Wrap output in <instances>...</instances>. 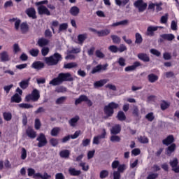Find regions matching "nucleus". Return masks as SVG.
I'll return each mask as SVG.
<instances>
[{
	"label": "nucleus",
	"mask_w": 179,
	"mask_h": 179,
	"mask_svg": "<svg viewBox=\"0 0 179 179\" xmlns=\"http://www.w3.org/2000/svg\"><path fill=\"white\" fill-rule=\"evenodd\" d=\"M73 80H75V79L71 73H59L57 78L50 81L49 85H52V86H59V85H62L63 82H73Z\"/></svg>",
	"instance_id": "obj_1"
},
{
	"label": "nucleus",
	"mask_w": 179,
	"mask_h": 179,
	"mask_svg": "<svg viewBox=\"0 0 179 179\" xmlns=\"http://www.w3.org/2000/svg\"><path fill=\"white\" fill-rule=\"evenodd\" d=\"M44 61L48 66H55V65H58L60 61H62V55L55 52L50 57H45Z\"/></svg>",
	"instance_id": "obj_2"
},
{
	"label": "nucleus",
	"mask_w": 179,
	"mask_h": 179,
	"mask_svg": "<svg viewBox=\"0 0 179 179\" xmlns=\"http://www.w3.org/2000/svg\"><path fill=\"white\" fill-rule=\"evenodd\" d=\"M118 107H120V105L115 102H110L108 105L105 106L103 108V113L106 115L104 119L107 120L108 118H110V117H113L114 110L118 108Z\"/></svg>",
	"instance_id": "obj_3"
},
{
	"label": "nucleus",
	"mask_w": 179,
	"mask_h": 179,
	"mask_svg": "<svg viewBox=\"0 0 179 179\" xmlns=\"http://www.w3.org/2000/svg\"><path fill=\"white\" fill-rule=\"evenodd\" d=\"M40 99V91L37 89H34L31 94L25 96V101L29 103V101H38Z\"/></svg>",
	"instance_id": "obj_4"
},
{
	"label": "nucleus",
	"mask_w": 179,
	"mask_h": 179,
	"mask_svg": "<svg viewBox=\"0 0 179 179\" xmlns=\"http://www.w3.org/2000/svg\"><path fill=\"white\" fill-rule=\"evenodd\" d=\"M134 5L140 13L145 12L146 8H148V3L143 2V0H137L134 2Z\"/></svg>",
	"instance_id": "obj_5"
},
{
	"label": "nucleus",
	"mask_w": 179,
	"mask_h": 179,
	"mask_svg": "<svg viewBox=\"0 0 179 179\" xmlns=\"http://www.w3.org/2000/svg\"><path fill=\"white\" fill-rule=\"evenodd\" d=\"M36 141H38L37 146L38 148H43V146H46L48 141H47V138L45 135L43 133H41L39 136L37 137Z\"/></svg>",
	"instance_id": "obj_6"
},
{
	"label": "nucleus",
	"mask_w": 179,
	"mask_h": 179,
	"mask_svg": "<svg viewBox=\"0 0 179 179\" xmlns=\"http://www.w3.org/2000/svg\"><path fill=\"white\" fill-rule=\"evenodd\" d=\"M80 135V131H76L73 135H68L64 136L62 139V143H66V142H68V141H69L70 139H76V138H78Z\"/></svg>",
	"instance_id": "obj_7"
},
{
	"label": "nucleus",
	"mask_w": 179,
	"mask_h": 179,
	"mask_svg": "<svg viewBox=\"0 0 179 179\" xmlns=\"http://www.w3.org/2000/svg\"><path fill=\"white\" fill-rule=\"evenodd\" d=\"M38 15H46V16H51V12L45 6L41 5L38 7Z\"/></svg>",
	"instance_id": "obj_8"
},
{
	"label": "nucleus",
	"mask_w": 179,
	"mask_h": 179,
	"mask_svg": "<svg viewBox=\"0 0 179 179\" xmlns=\"http://www.w3.org/2000/svg\"><path fill=\"white\" fill-rule=\"evenodd\" d=\"M26 135L30 139H34L37 136V132L31 127H28L26 129Z\"/></svg>",
	"instance_id": "obj_9"
},
{
	"label": "nucleus",
	"mask_w": 179,
	"mask_h": 179,
	"mask_svg": "<svg viewBox=\"0 0 179 179\" xmlns=\"http://www.w3.org/2000/svg\"><path fill=\"white\" fill-rule=\"evenodd\" d=\"M169 164L172 167L173 171L179 173L178 159L177 158H174L173 160L170 161Z\"/></svg>",
	"instance_id": "obj_10"
},
{
	"label": "nucleus",
	"mask_w": 179,
	"mask_h": 179,
	"mask_svg": "<svg viewBox=\"0 0 179 179\" xmlns=\"http://www.w3.org/2000/svg\"><path fill=\"white\" fill-rule=\"evenodd\" d=\"M25 13L29 17H31V19H37V15H36V9L33 7L27 8Z\"/></svg>",
	"instance_id": "obj_11"
},
{
	"label": "nucleus",
	"mask_w": 179,
	"mask_h": 179,
	"mask_svg": "<svg viewBox=\"0 0 179 179\" xmlns=\"http://www.w3.org/2000/svg\"><path fill=\"white\" fill-rule=\"evenodd\" d=\"M33 178L34 179H50L51 178V175H48L47 172H44L43 174L40 173H36L34 175Z\"/></svg>",
	"instance_id": "obj_12"
},
{
	"label": "nucleus",
	"mask_w": 179,
	"mask_h": 179,
	"mask_svg": "<svg viewBox=\"0 0 179 179\" xmlns=\"http://www.w3.org/2000/svg\"><path fill=\"white\" fill-rule=\"evenodd\" d=\"M121 133V124H116L110 129L111 135H118Z\"/></svg>",
	"instance_id": "obj_13"
},
{
	"label": "nucleus",
	"mask_w": 179,
	"mask_h": 179,
	"mask_svg": "<svg viewBox=\"0 0 179 179\" xmlns=\"http://www.w3.org/2000/svg\"><path fill=\"white\" fill-rule=\"evenodd\" d=\"M141 62H135L133 65L129 66L124 69L125 72H131L132 71H135L138 68V66H141Z\"/></svg>",
	"instance_id": "obj_14"
},
{
	"label": "nucleus",
	"mask_w": 179,
	"mask_h": 179,
	"mask_svg": "<svg viewBox=\"0 0 179 179\" xmlns=\"http://www.w3.org/2000/svg\"><path fill=\"white\" fill-rule=\"evenodd\" d=\"M138 59L143 61V62H150V57L146 53H138L137 55Z\"/></svg>",
	"instance_id": "obj_15"
},
{
	"label": "nucleus",
	"mask_w": 179,
	"mask_h": 179,
	"mask_svg": "<svg viewBox=\"0 0 179 179\" xmlns=\"http://www.w3.org/2000/svg\"><path fill=\"white\" fill-rule=\"evenodd\" d=\"M108 82V79H102L99 81L94 83V89H98V87H103Z\"/></svg>",
	"instance_id": "obj_16"
},
{
	"label": "nucleus",
	"mask_w": 179,
	"mask_h": 179,
	"mask_svg": "<svg viewBox=\"0 0 179 179\" xmlns=\"http://www.w3.org/2000/svg\"><path fill=\"white\" fill-rule=\"evenodd\" d=\"M174 142V136L169 135L165 139L162 141L163 145H166V146H169V145H171Z\"/></svg>",
	"instance_id": "obj_17"
},
{
	"label": "nucleus",
	"mask_w": 179,
	"mask_h": 179,
	"mask_svg": "<svg viewBox=\"0 0 179 179\" xmlns=\"http://www.w3.org/2000/svg\"><path fill=\"white\" fill-rule=\"evenodd\" d=\"M0 57L1 62H8V61H10V57H9V55L6 51H3L1 53H0Z\"/></svg>",
	"instance_id": "obj_18"
},
{
	"label": "nucleus",
	"mask_w": 179,
	"mask_h": 179,
	"mask_svg": "<svg viewBox=\"0 0 179 179\" xmlns=\"http://www.w3.org/2000/svg\"><path fill=\"white\" fill-rule=\"evenodd\" d=\"M160 38H163V40H167V41H173L176 36L173 34H164L160 35Z\"/></svg>",
	"instance_id": "obj_19"
},
{
	"label": "nucleus",
	"mask_w": 179,
	"mask_h": 179,
	"mask_svg": "<svg viewBox=\"0 0 179 179\" xmlns=\"http://www.w3.org/2000/svg\"><path fill=\"white\" fill-rule=\"evenodd\" d=\"M69 173L70 176H73V177H79V176L82 174L80 170H76L75 168H69Z\"/></svg>",
	"instance_id": "obj_20"
},
{
	"label": "nucleus",
	"mask_w": 179,
	"mask_h": 179,
	"mask_svg": "<svg viewBox=\"0 0 179 179\" xmlns=\"http://www.w3.org/2000/svg\"><path fill=\"white\" fill-rule=\"evenodd\" d=\"M157 27L150 26L147 29V36H150V37H153L155 36L154 31H157Z\"/></svg>",
	"instance_id": "obj_21"
},
{
	"label": "nucleus",
	"mask_w": 179,
	"mask_h": 179,
	"mask_svg": "<svg viewBox=\"0 0 179 179\" xmlns=\"http://www.w3.org/2000/svg\"><path fill=\"white\" fill-rule=\"evenodd\" d=\"M69 13L71 16H78V15L80 13V9H79L78 6H74L70 8Z\"/></svg>",
	"instance_id": "obj_22"
},
{
	"label": "nucleus",
	"mask_w": 179,
	"mask_h": 179,
	"mask_svg": "<svg viewBox=\"0 0 179 179\" xmlns=\"http://www.w3.org/2000/svg\"><path fill=\"white\" fill-rule=\"evenodd\" d=\"M50 43V41L45 38H41L38 40L37 44L39 47L44 48L45 45H48V43Z\"/></svg>",
	"instance_id": "obj_23"
},
{
	"label": "nucleus",
	"mask_w": 179,
	"mask_h": 179,
	"mask_svg": "<svg viewBox=\"0 0 179 179\" xmlns=\"http://www.w3.org/2000/svg\"><path fill=\"white\" fill-rule=\"evenodd\" d=\"M31 68H34V69H37L38 71H40V69H43V68H44V63L40 61L34 62L31 65Z\"/></svg>",
	"instance_id": "obj_24"
},
{
	"label": "nucleus",
	"mask_w": 179,
	"mask_h": 179,
	"mask_svg": "<svg viewBox=\"0 0 179 179\" xmlns=\"http://www.w3.org/2000/svg\"><path fill=\"white\" fill-rule=\"evenodd\" d=\"M176 148H177V145L176 143H172L171 145H169L166 150V155L168 156H171V154L174 150H176Z\"/></svg>",
	"instance_id": "obj_25"
},
{
	"label": "nucleus",
	"mask_w": 179,
	"mask_h": 179,
	"mask_svg": "<svg viewBox=\"0 0 179 179\" xmlns=\"http://www.w3.org/2000/svg\"><path fill=\"white\" fill-rule=\"evenodd\" d=\"M30 82V78H28L27 80H23L19 83L20 87L23 90H25V89L29 87V83Z\"/></svg>",
	"instance_id": "obj_26"
},
{
	"label": "nucleus",
	"mask_w": 179,
	"mask_h": 179,
	"mask_svg": "<svg viewBox=\"0 0 179 179\" xmlns=\"http://www.w3.org/2000/svg\"><path fill=\"white\" fill-rule=\"evenodd\" d=\"M22 101V96L19 94L15 93L10 99V103H20Z\"/></svg>",
	"instance_id": "obj_27"
},
{
	"label": "nucleus",
	"mask_w": 179,
	"mask_h": 179,
	"mask_svg": "<svg viewBox=\"0 0 179 179\" xmlns=\"http://www.w3.org/2000/svg\"><path fill=\"white\" fill-rule=\"evenodd\" d=\"M87 38V34H79L78 36V44L82 45L83 43H85V41Z\"/></svg>",
	"instance_id": "obj_28"
},
{
	"label": "nucleus",
	"mask_w": 179,
	"mask_h": 179,
	"mask_svg": "<svg viewBox=\"0 0 179 179\" xmlns=\"http://www.w3.org/2000/svg\"><path fill=\"white\" fill-rule=\"evenodd\" d=\"M110 33H111V31L110 29H106L99 31V32H97V34L99 37H106V36H108Z\"/></svg>",
	"instance_id": "obj_29"
},
{
	"label": "nucleus",
	"mask_w": 179,
	"mask_h": 179,
	"mask_svg": "<svg viewBox=\"0 0 179 179\" xmlns=\"http://www.w3.org/2000/svg\"><path fill=\"white\" fill-rule=\"evenodd\" d=\"M135 44H137V45H141V43H143V38H142V35L138 32L135 34Z\"/></svg>",
	"instance_id": "obj_30"
},
{
	"label": "nucleus",
	"mask_w": 179,
	"mask_h": 179,
	"mask_svg": "<svg viewBox=\"0 0 179 179\" xmlns=\"http://www.w3.org/2000/svg\"><path fill=\"white\" fill-rule=\"evenodd\" d=\"M128 24V20H124L117 22L112 24L111 27H117L118 26H127Z\"/></svg>",
	"instance_id": "obj_31"
},
{
	"label": "nucleus",
	"mask_w": 179,
	"mask_h": 179,
	"mask_svg": "<svg viewBox=\"0 0 179 179\" xmlns=\"http://www.w3.org/2000/svg\"><path fill=\"white\" fill-rule=\"evenodd\" d=\"M116 118H117L118 121H125L127 120V116L122 110H120L117 113Z\"/></svg>",
	"instance_id": "obj_32"
},
{
	"label": "nucleus",
	"mask_w": 179,
	"mask_h": 179,
	"mask_svg": "<svg viewBox=\"0 0 179 179\" xmlns=\"http://www.w3.org/2000/svg\"><path fill=\"white\" fill-rule=\"evenodd\" d=\"M20 30L22 34H24L29 31V24H27V22H22L20 24Z\"/></svg>",
	"instance_id": "obj_33"
},
{
	"label": "nucleus",
	"mask_w": 179,
	"mask_h": 179,
	"mask_svg": "<svg viewBox=\"0 0 179 179\" xmlns=\"http://www.w3.org/2000/svg\"><path fill=\"white\" fill-rule=\"evenodd\" d=\"M87 100V96L86 95H80L77 99L75 101L76 106H78V104H80V103H83V101H86Z\"/></svg>",
	"instance_id": "obj_34"
},
{
	"label": "nucleus",
	"mask_w": 179,
	"mask_h": 179,
	"mask_svg": "<svg viewBox=\"0 0 179 179\" xmlns=\"http://www.w3.org/2000/svg\"><path fill=\"white\" fill-rule=\"evenodd\" d=\"M148 80L150 83H155V82L159 80V76L155 74L151 73L148 76Z\"/></svg>",
	"instance_id": "obj_35"
},
{
	"label": "nucleus",
	"mask_w": 179,
	"mask_h": 179,
	"mask_svg": "<svg viewBox=\"0 0 179 179\" xmlns=\"http://www.w3.org/2000/svg\"><path fill=\"white\" fill-rule=\"evenodd\" d=\"M69 155H71V152L69 150H64L59 152L60 157L64 159H68V157H69Z\"/></svg>",
	"instance_id": "obj_36"
},
{
	"label": "nucleus",
	"mask_w": 179,
	"mask_h": 179,
	"mask_svg": "<svg viewBox=\"0 0 179 179\" xmlns=\"http://www.w3.org/2000/svg\"><path fill=\"white\" fill-rule=\"evenodd\" d=\"M78 66V64L76 62H71L64 65V69H72V68H76Z\"/></svg>",
	"instance_id": "obj_37"
},
{
	"label": "nucleus",
	"mask_w": 179,
	"mask_h": 179,
	"mask_svg": "<svg viewBox=\"0 0 179 179\" xmlns=\"http://www.w3.org/2000/svg\"><path fill=\"white\" fill-rule=\"evenodd\" d=\"M110 142L115 143V142H121V137L117 136V134H112L110 137Z\"/></svg>",
	"instance_id": "obj_38"
},
{
	"label": "nucleus",
	"mask_w": 179,
	"mask_h": 179,
	"mask_svg": "<svg viewBox=\"0 0 179 179\" xmlns=\"http://www.w3.org/2000/svg\"><path fill=\"white\" fill-rule=\"evenodd\" d=\"M49 143L51 145V146L55 148L59 144V140L58 138H52L49 141Z\"/></svg>",
	"instance_id": "obj_39"
},
{
	"label": "nucleus",
	"mask_w": 179,
	"mask_h": 179,
	"mask_svg": "<svg viewBox=\"0 0 179 179\" xmlns=\"http://www.w3.org/2000/svg\"><path fill=\"white\" fill-rule=\"evenodd\" d=\"M59 131H61V129L59 127H55L52 129L50 131L51 136H58V134H59Z\"/></svg>",
	"instance_id": "obj_40"
},
{
	"label": "nucleus",
	"mask_w": 179,
	"mask_h": 179,
	"mask_svg": "<svg viewBox=\"0 0 179 179\" xmlns=\"http://www.w3.org/2000/svg\"><path fill=\"white\" fill-rule=\"evenodd\" d=\"M138 142H140V143H149V138H148V137L145 136H140L139 137H138Z\"/></svg>",
	"instance_id": "obj_41"
},
{
	"label": "nucleus",
	"mask_w": 179,
	"mask_h": 179,
	"mask_svg": "<svg viewBox=\"0 0 179 179\" xmlns=\"http://www.w3.org/2000/svg\"><path fill=\"white\" fill-rule=\"evenodd\" d=\"M133 115L136 117V120H141V117H139V109L137 106H134L133 109Z\"/></svg>",
	"instance_id": "obj_42"
},
{
	"label": "nucleus",
	"mask_w": 179,
	"mask_h": 179,
	"mask_svg": "<svg viewBox=\"0 0 179 179\" xmlns=\"http://www.w3.org/2000/svg\"><path fill=\"white\" fill-rule=\"evenodd\" d=\"M3 117L5 121H10V120H12V113L10 112H4Z\"/></svg>",
	"instance_id": "obj_43"
},
{
	"label": "nucleus",
	"mask_w": 179,
	"mask_h": 179,
	"mask_svg": "<svg viewBox=\"0 0 179 179\" xmlns=\"http://www.w3.org/2000/svg\"><path fill=\"white\" fill-rule=\"evenodd\" d=\"M110 38H112L114 44H120V43H121V38L117 35H111Z\"/></svg>",
	"instance_id": "obj_44"
},
{
	"label": "nucleus",
	"mask_w": 179,
	"mask_h": 179,
	"mask_svg": "<svg viewBox=\"0 0 179 179\" xmlns=\"http://www.w3.org/2000/svg\"><path fill=\"white\" fill-rule=\"evenodd\" d=\"M78 121H79V116H76L69 121V124L71 125V127H75V124L76 122H78Z\"/></svg>",
	"instance_id": "obj_45"
},
{
	"label": "nucleus",
	"mask_w": 179,
	"mask_h": 179,
	"mask_svg": "<svg viewBox=\"0 0 179 179\" xmlns=\"http://www.w3.org/2000/svg\"><path fill=\"white\" fill-rule=\"evenodd\" d=\"M161 110L164 111V110H167L170 107V103H169L166 101H162V103L160 104Z\"/></svg>",
	"instance_id": "obj_46"
},
{
	"label": "nucleus",
	"mask_w": 179,
	"mask_h": 179,
	"mask_svg": "<svg viewBox=\"0 0 179 179\" xmlns=\"http://www.w3.org/2000/svg\"><path fill=\"white\" fill-rule=\"evenodd\" d=\"M145 119L148 120L150 122H152L155 120V115L153 112H150L145 115Z\"/></svg>",
	"instance_id": "obj_47"
},
{
	"label": "nucleus",
	"mask_w": 179,
	"mask_h": 179,
	"mask_svg": "<svg viewBox=\"0 0 179 179\" xmlns=\"http://www.w3.org/2000/svg\"><path fill=\"white\" fill-rule=\"evenodd\" d=\"M26 157H27V150L26 148H22L21 150V159L26 160Z\"/></svg>",
	"instance_id": "obj_48"
},
{
	"label": "nucleus",
	"mask_w": 179,
	"mask_h": 179,
	"mask_svg": "<svg viewBox=\"0 0 179 179\" xmlns=\"http://www.w3.org/2000/svg\"><path fill=\"white\" fill-rule=\"evenodd\" d=\"M40 52V50L38 49H31V50H29V54L30 55H31L32 57H38V54Z\"/></svg>",
	"instance_id": "obj_49"
},
{
	"label": "nucleus",
	"mask_w": 179,
	"mask_h": 179,
	"mask_svg": "<svg viewBox=\"0 0 179 179\" xmlns=\"http://www.w3.org/2000/svg\"><path fill=\"white\" fill-rule=\"evenodd\" d=\"M100 72H101V64L97 65L94 69H92L91 73L94 74Z\"/></svg>",
	"instance_id": "obj_50"
},
{
	"label": "nucleus",
	"mask_w": 179,
	"mask_h": 179,
	"mask_svg": "<svg viewBox=\"0 0 179 179\" xmlns=\"http://www.w3.org/2000/svg\"><path fill=\"white\" fill-rule=\"evenodd\" d=\"M66 99H67L66 96H61L56 100L55 103L56 104H64V101H66Z\"/></svg>",
	"instance_id": "obj_51"
},
{
	"label": "nucleus",
	"mask_w": 179,
	"mask_h": 179,
	"mask_svg": "<svg viewBox=\"0 0 179 179\" xmlns=\"http://www.w3.org/2000/svg\"><path fill=\"white\" fill-rule=\"evenodd\" d=\"M68 29V23H62L59 27L58 33H61V31H64V30H66Z\"/></svg>",
	"instance_id": "obj_52"
},
{
	"label": "nucleus",
	"mask_w": 179,
	"mask_h": 179,
	"mask_svg": "<svg viewBox=\"0 0 179 179\" xmlns=\"http://www.w3.org/2000/svg\"><path fill=\"white\" fill-rule=\"evenodd\" d=\"M48 52H50V48L48 47H43L41 49V55L43 57H46V55H48Z\"/></svg>",
	"instance_id": "obj_53"
},
{
	"label": "nucleus",
	"mask_w": 179,
	"mask_h": 179,
	"mask_svg": "<svg viewBox=\"0 0 179 179\" xmlns=\"http://www.w3.org/2000/svg\"><path fill=\"white\" fill-rule=\"evenodd\" d=\"M18 106L20 107V108H27V109L33 108L34 107L33 105L29 103H20Z\"/></svg>",
	"instance_id": "obj_54"
},
{
	"label": "nucleus",
	"mask_w": 179,
	"mask_h": 179,
	"mask_svg": "<svg viewBox=\"0 0 179 179\" xmlns=\"http://www.w3.org/2000/svg\"><path fill=\"white\" fill-rule=\"evenodd\" d=\"M126 170H127V165L125 164H120L117 167V171L120 173H124V171H125Z\"/></svg>",
	"instance_id": "obj_55"
},
{
	"label": "nucleus",
	"mask_w": 179,
	"mask_h": 179,
	"mask_svg": "<svg viewBox=\"0 0 179 179\" xmlns=\"http://www.w3.org/2000/svg\"><path fill=\"white\" fill-rule=\"evenodd\" d=\"M99 177L101 179L106 178V177H108V171L107 170H103L100 172Z\"/></svg>",
	"instance_id": "obj_56"
},
{
	"label": "nucleus",
	"mask_w": 179,
	"mask_h": 179,
	"mask_svg": "<svg viewBox=\"0 0 179 179\" xmlns=\"http://www.w3.org/2000/svg\"><path fill=\"white\" fill-rule=\"evenodd\" d=\"M108 50L109 51H110V52H113L115 54L118 52V47H117V45H110L108 47Z\"/></svg>",
	"instance_id": "obj_57"
},
{
	"label": "nucleus",
	"mask_w": 179,
	"mask_h": 179,
	"mask_svg": "<svg viewBox=\"0 0 179 179\" xmlns=\"http://www.w3.org/2000/svg\"><path fill=\"white\" fill-rule=\"evenodd\" d=\"M159 177V173H155L153 172H151L148 174L147 176V179H157Z\"/></svg>",
	"instance_id": "obj_58"
},
{
	"label": "nucleus",
	"mask_w": 179,
	"mask_h": 179,
	"mask_svg": "<svg viewBox=\"0 0 179 179\" xmlns=\"http://www.w3.org/2000/svg\"><path fill=\"white\" fill-rule=\"evenodd\" d=\"M35 129H40L41 128V122L40 121V119L36 118L35 119V124H34Z\"/></svg>",
	"instance_id": "obj_59"
},
{
	"label": "nucleus",
	"mask_w": 179,
	"mask_h": 179,
	"mask_svg": "<svg viewBox=\"0 0 179 179\" xmlns=\"http://www.w3.org/2000/svg\"><path fill=\"white\" fill-rule=\"evenodd\" d=\"M167 20H169V13H166L164 15L161 17L160 22L166 24L167 23Z\"/></svg>",
	"instance_id": "obj_60"
},
{
	"label": "nucleus",
	"mask_w": 179,
	"mask_h": 179,
	"mask_svg": "<svg viewBox=\"0 0 179 179\" xmlns=\"http://www.w3.org/2000/svg\"><path fill=\"white\" fill-rule=\"evenodd\" d=\"M117 63L119 64L120 66H125V65H127L125 59H124V57H120L117 60Z\"/></svg>",
	"instance_id": "obj_61"
},
{
	"label": "nucleus",
	"mask_w": 179,
	"mask_h": 179,
	"mask_svg": "<svg viewBox=\"0 0 179 179\" xmlns=\"http://www.w3.org/2000/svg\"><path fill=\"white\" fill-rule=\"evenodd\" d=\"M14 54H17V52H20V47L18 43H15L13 46Z\"/></svg>",
	"instance_id": "obj_62"
},
{
	"label": "nucleus",
	"mask_w": 179,
	"mask_h": 179,
	"mask_svg": "<svg viewBox=\"0 0 179 179\" xmlns=\"http://www.w3.org/2000/svg\"><path fill=\"white\" fill-rule=\"evenodd\" d=\"M150 52L152 54V55H155L156 57H160V55H162V53L156 49H151L150 50Z\"/></svg>",
	"instance_id": "obj_63"
},
{
	"label": "nucleus",
	"mask_w": 179,
	"mask_h": 179,
	"mask_svg": "<svg viewBox=\"0 0 179 179\" xmlns=\"http://www.w3.org/2000/svg\"><path fill=\"white\" fill-rule=\"evenodd\" d=\"M113 179H121V173L117 171H115L113 172Z\"/></svg>",
	"instance_id": "obj_64"
}]
</instances>
